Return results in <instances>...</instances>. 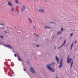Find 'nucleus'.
Masks as SVG:
<instances>
[{"instance_id": "obj_29", "label": "nucleus", "mask_w": 78, "mask_h": 78, "mask_svg": "<svg viewBox=\"0 0 78 78\" xmlns=\"http://www.w3.org/2000/svg\"><path fill=\"white\" fill-rule=\"evenodd\" d=\"M39 36V35H36V37H37V36Z\"/></svg>"}, {"instance_id": "obj_23", "label": "nucleus", "mask_w": 78, "mask_h": 78, "mask_svg": "<svg viewBox=\"0 0 78 78\" xmlns=\"http://www.w3.org/2000/svg\"><path fill=\"white\" fill-rule=\"evenodd\" d=\"M73 33L71 34H70V36H72V35H73Z\"/></svg>"}, {"instance_id": "obj_22", "label": "nucleus", "mask_w": 78, "mask_h": 78, "mask_svg": "<svg viewBox=\"0 0 78 78\" xmlns=\"http://www.w3.org/2000/svg\"><path fill=\"white\" fill-rule=\"evenodd\" d=\"M73 65V62H72L71 63V66H72Z\"/></svg>"}, {"instance_id": "obj_12", "label": "nucleus", "mask_w": 78, "mask_h": 78, "mask_svg": "<svg viewBox=\"0 0 78 78\" xmlns=\"http://www.w3.org/2000/svg\"><path fill=\"white\" fill-rule=\"evenodd\" d=\"M45 28L46 29H50V27L48 26H45Z\"/></svg>"}, {"instance_id": "obj_26", "label": "nucleus", "mask_w": 78, "mask_h": 78, "mask_svg": "<svg viewBox=\"0 0 78 78\" xmlns=\"http://www.w3.org/2000/svg\"><path fill=\"white\" fill-rule=\"evenodd\" d=\"M55 78H59V77L57 76H56Z\"/></svg>"}, {"instance_id": "obj_4", "label": "nucleus", "mask_w": 78, "mask_h": 78, "mask_svg": "<svg viewBox=\"0 0 78 78\" xmlns=\"http://www.w3.org/2000/svg\"><path fill=\"white\" fill-rule=\"evenodd\" d=\"M67 62H68V64H69V63H70V62H72V58H69V57H67Z\"/></svg>"}, {"instance_id": "obj_25", "label": "nucleus", "mask_w": 78, "mask_h": 78, "mask_svg": "<svg viewBox=\"0 0 78 78\" xmlns=\"http://www.w3.org/2000/svg\"><path fill=\"white\" fill-rule=\"evenodd\" d=\"M23 70H24V71H26V69H24Z\"/></svg>"}, {"instance_id": "obj_11", "label": "nucleus", "mask_w": 78, "mask_h": 78, "mask_svg": "<svg viewBox=\"0 0 78 78\" xmlns=\"http://www.w3.org/2000/svg\"><path fill=\"white\" fill-rule=\"evenodd\" d=\"M5 46H6L7 47H8V48H12V47H11V46H10V45H5Z\"/></svg>"}, {"instance_id": "obj_30", "label": "nucleus", "mask_w": 78, "mask_h": 78, "mask_svg": "<svg viewBox=\"0 0 78 78\" xmlns=\"http://www.w3.org/2000/svg\"><path fill=\"white\" fill-rule=\"evenodd\" d=\"M14 56L15 57H16V54H15L14 55Z\"/></svg>"}, {"instance_id": "obj_7", "label": "nucleus", "mask_w": 78, "mask_h": 78, "mask_svg": "<svg viewBox=\"0 0 78 78\" xmlns=\"http://www.w3.org/2000/svg\"><path fill=\"white\" fill-rule=\"evenodd\" d=\"M55 59L56 60H57V63L58 64L59 63V58L58 57V56H56L55 57Z\"/></svg>"}, {"instance_id": "obj_10", "label": "nucleus", "mask_w": 78, "mask_h": 78, "mask_svg": "<svg viewBox=\"0 0 78 78\" xmlns=\"http://www.w3.org/2000/svg\"><path fill=\"white\" fill-rule=\"evenodd\" d=\"M8 4L9 6H12V3L11 2L8 1Z\"/></svg>"}, {"instance_id": "obj_36", "label": "nucleus", "mask_w": 78, "mask_h": 78, "mask_svg": "<svg viewBox=\"0 0 78 78\" xmlns=\"http://www.w3.org/2000/svg\"><path fill=\"white\" fill-rule=\"evenodd\" d=\"M60 39H62V37L60 38Z\"/></svg>"}, {"instance_id": "obj_32", "label": "nucleus", "mask_w": 78, "mask_h": 78, "mask_svg": "<svg viewBox=\"0 0 78 78\" xmlns=\"http://www.w3.org/2000/svg\"><path fill=\"white\" fill-rule=\"evenodd\" d=\"M51 23H54L53 22H51Z\"/></svg>"}, {"instance_id": "obj_6", "label": "nucleus", "mask_w": 78, "mask_h": 78, "mask_svg": "<svg viewBox=\"0 0 78 78\" xmlns=\"http://www.w3.org/2000/svg\"><path fill=\"white\" fill-rule=\"evenodd\" d=\"M66 42V39H65V41H64L63 44H62V45L60 47H59V48H58V49H59L60 48H61V47H63V46H64V45H65Z\"/></svg>"}, {"instance_id": "obj_39", "label": "nucleus", "mask_w": 78, "mask_h": 78, "mask_svg": "<svg viewBox=\"0 0 78 78\" xmlns=\"http://www.w3.org/2000/svg\"><path fill=\"white\" fill-rule=\"evenodd\" d=\"M34 35H36L35 34H34Z\"/></svg>"}, {"instance_id": "obj_38", "label": "nucleus", "mask_w": 78, "mask_h": 78, "mask_svg": "<svg viewBox=\"0 0 78 78\" xmlns=\"http://www.w3.org/2000/svg\"><path fill=\"white\" fill-rule=\"evenodd\" d=\"M45 2H47V0L45 1Z\"/></svg>"}, {"instance_id": "obj_35", "label": "nucleus", "mask_w": 78, "mask_h": 78, "mask_svg": "<svg viewBox=\"0 0 78 78\" xmlns=\"http://www.w3.org/2000/svg\"><path fill=\"white\" fill-rule=\"evenodd\" d=\"M54 48H55V49H56V47H54Z\"/></svg>"}, {"instance_id": "obj_2", "label": "nucleus", "mask_w": 78, "mask_h": 78, "mask_svg": "<svg viewBox=\"0 0 78 78\" xmlns=\"http://www.w3.org/2000/svg\"><path fill=\"white\" fill-rule=\"evenodd\" d=\"M62 61H63V58H62L61 59L60 62V65L58 66L59 68H60V67H61L62 66Z\"/></svg>"}, {"instance_id": "obj_28", "label": "nucleus", "mask_w": 78, "mask_h": 78, "mask_svg": "<svg viewBox=\"0 0 78 78\" xmlns=\"http://www.w3.org/2000/svg\"><path fill=\"white\" fill-rule=\"evenodd\" d=\"M37 47H39V46L38 45H36Z\"/></svg>"}, {"instance_id": "obj_18", "label": "nucleus", "mask_w": 78, "mask_h": 78, "mask_svg": "<svg viewBox=\"0 0 78 78\" xmlns=\"http://www.w3.org/2000/svg\"><path fill=\"white\" fill-rule=\"evenodd\" d=\"M18 59L19 61H21V58H19V57L18 58Z\"/></svg>"}, {"instance_id": "obj_40", "label": "nucleus", "mask_w": 78, "mask_h": 78, "mask_svg": "<svg viewBox=\"0 0 78 78\" xmlns=\"http://www.w3.org/2000/svg\"><path fill=\"white\" fill-rule=\"evenodd\" d=\"M27 63H28V64H29L28 62H27Z\"/></svg>"}, {"instance_id": "obj_21", "label": "nucleus", "mask_w": 78, "mask_h": 78, "mask_svg": "<svg viewBox=\"0 0 78 78\" xmlns=\"http://www.w3.org/2000/svg\"><path fill=\"white\" fill-rule=\"evenodd\" d=\"M16 55H17L18 57L19 58H20V57H19V55H18V54H17V53H16Z\"/></svg>"}, {"instance_id": "obj_19", "label": "nucleus", "mask_w": 78, "mask_h": 78, "mask_svg": "<svg viewBox=\"0 0 78 78\" xmlns=\"http://www.w3.org/2000/svg\"><path fill=\"white\" fill-rule=\"evenodd\" d=\"M0 25H1L2 26H4L5 25V24L2 23V24H0Z\"/></svg>"}, {"instance_id": "obj_16", "label": "nucleus", "mask_w": 78, "mask_h": 78, "mask_svg": "<svg viewBox=\"0 0 78 78\" xmlns=\"http://www.w3.org/2000/svg\"><path fill=\"white\" fill-rule=\"evenodd\" d=\"M61 33V31H59L57 34V35H58V34H60Z\"/></svg>"}, {"instance_id": "obj_1", "label": "nucleus", "mask_w": 78, "mask_h": 78, "mask_svg": "<svg viewBox=\"0 0 78 78\" xmlns=\"http://www.w3.org/2000/svg\"><path fill=\"white\" fill-rule=\"evenodd\" d=\"M47 67L49 70L51 71V72H55V69H52L51 67H50V65H47Z\"/></svg>"}, {"instance_id": "obj_34", "label": "nucleus", "mask_w": 78, "mask_h": 78, "mask_svg": "<svg viewBox=\"0 0 78 78\" xmlns=\"http://www.w3.org/2000/svg\"><path fill=\"white\" fill-rule=\"evenodd\" d=\"M72 65H71V67L70 68H72Z\"/></svg>"}, {"instance_id": "obj_17", "label": "nucleus", "mask_w": 78, "mask_h": 78, "mask_svg": "<svg viewBox=\"0 0 78 78\" xmlns=\"http://www.w3.org/2000/svg\"><path fill=\"white\" fill-rule=\"evenodd\" d=\"M61 31L62 32H63L64 31V29L62 27H61Z\"/></svg>"}, {"instance_id": "obj_3", "label": "nucleus", "mask_w": 78, "mask_h": 78, "mask_svg": "<svg viewBox=\"0 0 78 78\" xmlns=\"http://www.w3.org/2000/svg\"><path fill=\"white\" fill-rule=\"evenodd\" d=\"M26 9V7H25V5H23L21 8V11L22 12L23 11H24V10H25Z\"/></svg>"}, {"instance_id": "obj_15", "label": "nucleus", "mask_w": 78, "mask_h": 78, "mask_svg": "<svg viewBox=\"0 0 78 78\" xmlns=\"http://www.w3.org/2000/svg\"><path fill=\"white\" fill-rule=\"evenodd\" d=\"M73 43H72L71 45V50H72V47H73Z\"/></svg>"}, {"instance_id": "obj_9", "label": "nucleus", "mask_w": 78, "mask_h": 78, "mask_svg": "<svg viewBox=\"0 0 78 78\" xmlns=\"http://www.w3.org/2000/svg\"><path fill=\"white\" fill-rule=\"evenodd\" d=\"M47 65H48V66H49L50 67L51 65H52V66H55V63L53 62L51 64H47Z\"/></svg>"}, {"instance_id": "obj_13", "label": "nucleus", "mask_w": 78, "mask_h": 78, "mask_svg": "<svg viewBox=\"0 0 78 78\" xmlns=\"http://www.w3.org/2000/svg\"><path fill=\"white\" fill-rule=\"evenodd\" d=\"M28 20L30 22V23H32V20L30 19V18H28Z\"/></svg>"}, {"instance_id": "obj_24", "label": "nucleus", "mask_w": 78, "mask_h": 78, "mask_svg": "<svg viewBox=\"0 0 78 78\" xmlns=\"http://www.w3.org/2000/svg\"><path fill=\"white\" fill-rule=\"evenodd\" d=\"M0 37H1V38H3V37L2 36H1Z\"/></svg>"}, {"instance_id": "obj_27", "label": "nucleus", "mask_w": 78, "mask_h": 78, "mask_svg": "<svg viewBox=\"0 0 78 78\" xmlns=\"http://www.w3.org/2000/svg\"><path fill=\"white\" fill-rule=\"evenodd\" d=\"M76 42L77 41H76L74 43V44H76Z\"/></svg>"}, {"instance_id": "obj_5", "label": "nucleus", "mask_w": 78, "mask_h": 78, "mask_svg": "<svg viewBox=\"0 0 78 78\" xmlns=\"http://www.w3.org/2000/svg\"><path fill=\"white\" fill-rule=\"evenodd\" d=\"M39 11L40 12H42V13H43V14H44L45 13V11L44 9H39Z\"/></svg>"}, {"instance_id": "obj_33", "label": "nucleus", "mask_w": 78, "mask_h": 78, "mask_svg": "<svg viewBox=\"0 0 78 78\" xmlns=\"http://www.w3.org/2000/svg\"><path fill=\"white\" fill-rule=\"evenodd\" d=\"M3 28H3L4 30H5V27H3Z\"/></svg>"}, {"instance_id": "obj_37", "label": "nucleus", "mask_w": 78, "mask_h": 78, "mask_svg": "<svg viewBox=\"0 0 78 78\" xmlns=\"http://www.w3.org/2000/svg\"><path fill=\"white\" fill-rule=\"evenodd\" d=\"M67 47V45L66 46V47Z\"/></svg>"}, {"instance_id": "obj_8", "label": "nucleus", "mask_w": 78, "mask_h": 78, "mask_svg": "<svg viewBox=\"0 0 78 78\" xmlns=\"http://www.w3.org/2000/svg\"><path fill=\"white\" fill-rule=\"evenodd\" d=\"M30 71L32 73H35V71H34V70L32 68H30Z\"/></svg>"}, {"instance_id": "obj_20", "label": "nucleus", "mask_w": 78, "mask_h": 78, "mask_svg": "<svg viewBox=\"0 0 78 78\" xmlns=\"http://www.w3.org/2000/svg\"><path fill=\"white\" fill-rule=\"evenodd\" d=\"M14 9L13 8H12V11H14Z\"/></svg>"}, {"instance_id": "obj_14", "label": "nucleus", "mask_w": 78, "mask_h": 78, "mask_svg": "<svg viewBox=\"0 0 78 78\" xmlns=\"http://www.w3.org/2000/svg\"><path fill=\"white\" fill-rule=\"evenodd\" d=\"M14 2L17 3V4H19V2H18V0H15Z\"/></svg>"}, {"instance_id": "obj_31", "label": "nucleus", "mask_w": 78, "mask_h": 78, "mask_svg": "<svg viewBox=\"0 0 78 78\" xmlns=\"http://www.w3.org/2000/svg\"><path fill=\"white\" fill-rule=\"evenodd\" d=\"M33 28L34 29H36V28H35V27H33Z\"/></svg>"}]
</instances>
